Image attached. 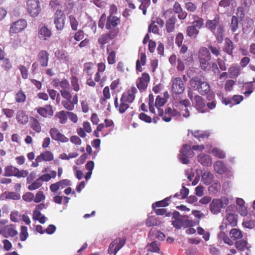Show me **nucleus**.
I'll use <instances>...</instances> for the list:
<instances>
[{
	"instance_id": "c756f323",
	"label": "nucleus",
	"mask_w": 255,
	"mask_h": 255,
	"mask_svg": "<svg viewBox=\"0 0 255 255\" xmlns=\"http://www.w3.org/2000/svg\"><path fill=\"white\" fill-rule=\"evenodd\" d=\"M38 34L39 38L43 40H47L52 35L51 30L45 26H42L39 29Z\"/></svg>"
},
{
	"instance_id": "774afa93",
	"label": "nucleus",
	"mask_w": 255,
	"mask_h": 255,
	"mask_svg": "<svg viewBox=\"0 0 255 255\" xmlns=\"http://www.w3.org/2000/svg\"><path fill=\"white\" fill-rule=\"evenodd\" d=\"M185 8L188 11L194 12L197 10V7L192 2H187L185 3Z\"/></svg>"
},
{
	"instance_id": "9b49d317",
	"label": "nucleus",
	"mask_w": 255,
	"mask_h": 255,
	"mask_svg": "<svg viewBox=\"0 0 255 255\" xmlns=\"http://www.w3.org/2000/svg\"><path fill=\"white\" fill-rule=\"evenodd\" d=\"M126 239L118 238L113 241L110 245L108 252V254L116 255L118 252L125 245Z\"/></svg>"
},
{
	"instance_id": "7ed1b4c3",
	"label": "nucleus",
	"mask_w": 255,
	"mask_h": 255,
	"mask_svg": "<svg viewBox=\"0 0 255 255\" xmlns=\"http://www.w3.org/2000/svg\"><path fill=\"white\" fill-rule=\"evenodd\" d=\"M189 82L191 86L202 95H205L210 91L209 84L206 81H202L198 77H193Z\"/></svg>"
},
{
	"instance_id": "ea45409f",
	"label": "nucleus",
	"mask_w": 255,
	"mask_h": 255,
	"mask_svg": "<svg viewBox=\"0 0 255 255\" xmlns=\"http://www.w3.org/2000/svg\"><path fill=\"white\" fill-rule=\"evenodd\" d=\"M83 71L88 76L92 77L95 71L94 64L92 62H87L84 63Z\"/></svg>"
},
{
	"instance_id": "e433bc0d",
	"label": "nucleus",
	"mask_w": 255,
	"mask_h": 255,
	"mask_svg": "<svg viewBox=\"0 0 255 255\" xmlns=\"http://www.w3.org/2000/svg\"><path fill=\"white\" fill-rule=\"evenodd\" d=\"M214 170L219 174L224 173L227 170L225 164L221 161H218L214 165Z\"/></svg>"
},
{
	"instance_id": "69168bd1",
	"label": "nucleus",
	"mask_w": 255,
	"mask_h": 255,
	"mask_svg": "<svg viewBox=\"0 0 255 255\" xmlns=\"http://www.w3.org/2000/svg\"><path fill=\"white\" fill-rule=\"evenodd\" d=\"M212 153L213 155L218 158L222 159L225 157L224 152L221 149L218 148H214L212 150Z\"/></svg>"
},
{
	"instance_id": "393cba45",
	"label": "nucleus",
	"mask_w": 255,
	"mask_h": 255,
	"mask_svg": "<svg viewBox=\"0 0 255 255\" xmlns=\"http://www.w3.org/2000/svg\"><path fill=\"white\" fill-rule=\"evenodd\" d=\"M107 53L108 54L107 61L110 65H113L116 62V52L112 48L111 45L107 46Z\"/></svg>"
},
{
	"instance_id": "13d9d810",
	"label": "nucleus",
	"mask_w": 255,
	"mask_h": 255,
	"mask_svg": "<svg viewBox=\"0 0 255 255\" xmlns=\"http://www.w3.org/2000/svg\"><path fill=\"white\" fill-rule=\"evenodd\" d=\"M247 245V242L244 240H241L236 241L235 243L236 248L239 251H243L245 250Z\"/></svg>"
},
{
	"instance_id": "aec40b11",
	"label": "nucleus",
	"mask_w": 255,
	"mask_h": 255,
	"mask_svg": "<svg viewBox=\"0 0 255 255\" xmlns=\"http://www.w3.org/2000/svg\"><path fill=\"white\" fill-rule=\"evenodd\" d=\"M150 81V76L147 73H143L141 77L138 78L136 82V86L140 91L144 90L146 89L148 83Z\"/></svg>"
},
{
	"instance_id": "a19ab883",
	"label": "nucleus",
	"mask_w": 255,
	"mask_h": 255,
	"mask_svg": "<svg viewBox=\"0 0 255 255\" xmlns=\"http://www.w3.org/2000/svg\"><path fill=\"white\" fill-rule=\"evenodd\" d=\"M146 56L145 53H141L140 55V60H137L136 62V69L139 72H141L142 69L141 66H144L146 64Z\"/></svg>"
},
{
	"instance_id": "052dcab7",
	"label": "nucleus",
	"mask_w": 255,
	"mask_h": 255,
	"mask_svg": "<svg viewBox=\"0 0 255 255\" xmlns=\"http://www.w3.org/2000/svg\"><path fill=\"white\" fill-rule=\"evenodd\" d=\"M181 55L182 60L185 61V64H188L190 62L193 61L192 54L191 52H188L185 53L180 54Z\"/></svg>"
},
{
	"instance_id": "3c124183",
	"label": "nucleus",
	"mask_w": 255,
	"mask_h": 255,
	"mask_svg": "<svg viewBox=\"0 0 255 255\" xmlns=\"http://www.w3.org/2000/svg\"><path fill=\"white\" fill-rule=\"evenodd\" d=\"M139 2L141 3L139 6V9L142 10V13L145 15L146 13L147 8L150 5V1L149 0H137Z\"/></svg>"
},
{
	"instance_id": "f704fd0d",
	"label": "nucleus",
	"mask_w": 255,
	"mask_h": 255,
	"mask_svg": "<svg viewBox=\"0 0 255 255\" xmlns=\"http://www.w3.org/2000/svg\"><path fill=\"white\" fill-rule=\"evenodd\" d=\"M16 120L18 123L25 125L28 122V117L23 111L19 110L17 112Z\"/></svg>"
},
{
	"instance_id": "4be33fe9",
	"label": "nucleus",
	"mask_w": 255,
	"mask_h": 255,
	"mask_svg": "<svg viewBox=\"0 0 255 255\" xmlns=\"http://www.w3.org/2000/svg\"><path fill=\"white\" fill-rule=\"evenodd\" d=\"M173 10L175 13L177 14V17L180 20H184L187 16V12L183 10L180 4L178 1L175 2L173 6Z\"/></svg>"
},
{
	"instance_id": "2f4dec72",
	"label": "nucleus",
	"mask_w": 255,
	"mask_h": 255,
	"mask_svg": "<svg viewBox=\"0 0 255 255\" xmlns=\"http://www.w3.org/2000/svg\"><path fill=\"white\" fill-rule=\"evenodd\" d=\"M234 45L233 41L229 38L225 39V46L223 48L224 51L229 55H233Z\"/></svg>"
},
{
	"instance_id": "e2e57ef3",
	"label": "nucleus",
	"mask_w": 255,
	"mask_h": 255,
	"mask_svg": "<svg viewBox=\"0 0 255 255\" xmlns=\"http://www.w3.org/2000/svg\"><path fill=\"white\" fill-rule=\"evenodd\" d=\"M159 250L158 242L153 241L149 245L147 251L150 252L157 253L159 252Z\"/></svg>"
},
{
	"instance_id": "0eeeda50",
	"label": "nucleus",
	"mask_w": 255,
	"mask_h": 255,
	"mask_svg": "<svg viewBox=\"0 0 255 255\" xmlns=\"http://www.w3.org/2000/svg\"><path fill=\"white\" fill-rule=\"evenodd\" d=\"M157 115L162 117V120L165 122L171 121L172 117L181 116L180 112L175 109H172L170 107L166 108L164 111L162 109L158 108Z\"/></svg>"
},
{
	"instance_id": "864d4df0",
	"label": "nucleus",
	"mask_w": 255,
	"mask_h": 255,
	"mask_svg": "<svg viewBox=\"0 0 255 255\" xmlns=\"http://www.w3.org/2000/svg\"><path fill=\"white\" fill-rule=\"evenodd\" d=\"M236 2L235 0H221L219 5L221 7L226 8L230 6H234L236 5Z\"/></svg>"
},
{
	"instance_id": "09e8293b",
	"label": "nucleus",
	"mask_w": 255,
	"mask_h": 255,
	"mask_svg": "<svg viewBox=\"0 0 255 255\" xmlns=\"http://www.w3.org/2000/svg\"><path fill=\"white\" fill-rule=\"evenodd\" d=\"M160 224V222L157 218L154 216H149L147 218L145 222V225L147 227H150L156 226Z\"/></svg>"
},
{
	"instance_id": "423d86ee",
	"label": "nucleus",
	"mask_w": 255,
	"mask_h": 255,
	"mask_svg": "<svg viewBox=\"0 0 255 255\" xmlns=\"http://www.w3.org/2000/svg\"><path fill=\"white\" fill-rule=\"evenodd\" d=\"M26 10L28 14L32 17H37L41 11L39 0H27L26 1Z\"/></svg>"
},
{
	"instance_id": "338daca9",
	"label": "nucleus",
	"mask_w": 255,
	"mask_h": 255,
	"mask_svg": "<svg viewBox=\"0 0 255 255\" xmlns=\"http://www.w3.org/2000/svg\"><path fill=\"white\" fill-rule=\"evenodd\" d=\"M197 232L198 233L203 236V238L206 241H207L210 239V233L208 232H206L204 229L202 228L199 227L197 228Z\"/></svg>"
},
{
	"instance_id": "a211bd4d",
	"label": "nucleus",
	"mask_w": 255,
	"mask_h": 255,
	"mask_svg": "<svg viewBox=\"0 0 255 255\" xmlns=\"http://www.w3.org/2000/svg\"><path fill=\"white\" fill-rule=\"evenodd\" d=\"M137 92V90L134 87H132L126 92L123 93L121 98L128 103L131 104L135 99V95Z\"/></svg>"
},
{
	"instance_id": "603ef678",
	"label": "nucleus",
	"mask_w": 255,
	"mask_h": 255,
	"mask_svg": "<svg viewBox=\"0 0 255 255\" xmlns=\"http://www.w3.org/2000/svg\"><path fill=\"white\" fill-rule=\"evenodd\" d=\"M207 48L216 57H218L221 55L220 47L218 45L215 46L210 44Z\"/></svg>"
},
{
	"instance_id": "4d7b16f0",
	"label": "nucleus",
	"mask_w": 255,
	"mask_h": 255,
	"mask_svg": "<svg viewBox=\"0 0 255 255\" xmlns=\"http://www.w3.org/2000/svg\"><path fill=\"white\" fill-rule=\"evenodd\" d=\"M28 237L27 228L26 226H22L21 227L19 238L21 241H25Z\"/></svg>"
},
{
	"instance_id": "dca6fc26",
	"label": "nucleus",
	"mask_w": 255,
	"mask_h": 255,
	"mask_svg": "<svg viewBox=\"0 0 255 255\" xmlns=\"http://www.w3.org/2000/svg\"><path fill=\"white\" fill-rule=\"evenodd\" d=\"M193 105L196 109L200 113H204L207 112L206 109V104L204 99L198 95L194 96L192 100Z\"/></svg>"
},
{
	"instance_id": "5fc2aeb1",
	"label": "nucleus",
	"mask_w": 255,
	"mask_h": 255,
	"mask_svg": "<svg viewBox=\"0 0 255 255\" xmlns=\"http://www.w3.org/2000/svg\"><path fill=\"white\" fill-rule=\"evenodd\" d=\"M238 18L235 16L233 15L232 17L231 21L230 24V27L233 32H235L238 28Z\"/></svg>"
},
{
	"instance_id": "7c9ffc66",
	"label": "nucleus",
	"mask_w": 255,
	"mask_h": 255,
	"mask_svg": "<svg viewBox=\"0 0 255 255\" xmlns=\"http://www.w3.org/2000/svg\"><path fill=\"white\" fill-rule=\"evenodd\" d=\"M54 159L53 153L50 151H45L37 156V160L39 161H50Z\"/></svg>"
},
{
	"instance_id": "58836bf2",
	"label": "nucleus",
	"mask_w": 255,
	"mask_h": 255,
	"mask_svg": "<svg viewBox=\"0 0 255 255\" xmlns=\"http://www.w3.org/2000/svg\"><path fill=\"white\" fill-rule=\"evenodd\" d=\"M55 84L56 86H59L61 88L60 91H69L70 84L66 79H63L60 81L59 80H55Z\"/></svg>"
},
{
	"instance_id": "bf43d9fd",
	"label": "nucleus",
	"mask_w": 255,
	"mask_h": 255,
	"mask_svg": "<svg viewBox=\"0 0 255 255\" xmlns=\"http://www.w3.org/2000/svg\"><path fill=\"white\" fill-rule=\"evenodd\" d=\"M70 24L72 30L76 31L78 29L79 25L78 21L73 15H70L69 17Z\"/></svg>"
},
{
	"instance_id": "4c0bfd02",
	"label": "nucleus",
	"mask_w": 255,
	"mask_h": 255,
	"mask_svg": "<svg viewBox=\"0 0 255 255\" xmlns=\"http://www.w3.org/2000/svg\"><path fill=\"white\" fill-rule=\"evenodd\" d=\"M230 236L231 239L234 241H237L238 240L241 239L243 237V233L242 232L236 228H233L231 229L230 232Z\"/></svg>"
},
{
	"instance_id": "a18cd8bd",
	"label": "nucleus",
	"mask_w": 255,
	"mask_h": 255,
	"mask_svg": "<svg viewBox=\"0 0 255 255\" xmlns=\"http://www.w3.org/2000/svg\"><path fill=\"white\" fill-rule=\"evenodd\" d=\"M32 218L34 220H37L41 224L45 223L46 220V218L44 215H42L40 211L38 210L33 211Z\"/></svg>"
},
{
	"instance_id": "72a5a7b5",
	"label": "nucleus",
	"mask_w": 255,
	"mask_h": 255,
	"mask_svg": "<svg viewBox=\"0 0 255 255\" xmlns=\"http://www.w3.org/2000/svg\"><path fill=\"white\" fill-rule=\"evenodd\" d=\"M4 176L5 177L16 176L18 168L12 165H7L4 168Z\"/></svg>"
},
{
	"instance_id": "0e129e2a",
	"label": "nucleus",
	"mask_w": 255,
	"mask_h": 255,
	"mask_svg": "<svg viewBox=\"0 0 255 255\" xmlns=\"http://www.w3.org/2000/svg\"><path fill=\"white\" fill-rule=\"evenodd\" d=\"M32 122L31 125V128L37 132L41 131V127L39 121L35 118H32Z\"/></svg>"
},
{
	"instance_id": "bb28decb",
	"label": "nucleus",
	"mask_w": 255,
	"mask_h": 255,
	"mask_svg": "<svg viewBox=\"0 0 255 255\" xmlns=\"http://www.w3.org/2000/svg\"><path fill=\"white\" fill-rule=\"evenodd\" d=\"M192 134L199 141H202L205 139L208 138L210 136V132L208 131H201L199 130L191 131Z\"/></svg>"
},
{
	"instance_id": "680f3d73",
	"label": "nucleus",
	"mask_w": 255,
	"mask_h": 255,
	"mask_svg": "<svg viewBox=\"0 0 255 255\" xmlns=\"http://www.w3.org/2000/svg\"><path fill=\"white\" fill-rule=\"evenodd\" d=\"M42 185V182L39 178H37L36 180H35L33 183H31V185H29L28 187V189L29 190H34L39 188Z\"/></svg>"
},
{
	"instance_id": "37998d69",
	"label": "nucleus",
	"mask_w": 255,
	"mask_h": 255,
	"mask_svg": "<svg viewBox=\"0 0 255 255\" xmlns=\"http://www.w3.org/2000/svg\"><path fill=\"white\" fill-rule=\"evenodd\" d=\"M111 98L110 89L108 86L105 87L103 91V96L100 99V102L102 105H105L108 99Z\"/></svg>"
},
{
	"instance_id": "20e7f679",
	"label": "nucleus",
	"mask_w": 255,
	"mask_h": 255,
	"mask_svg": "<svg viewBox=\"0 0 255 255\" xmlns=\"http://www.w3.org/2000/svg\"><path fill=\"white\" fill-rule=\"evenodd\" d=\"M172 224L176 229H180L182 227L186 228L189 224L190 221L187 215H181L179 212L175 211L171 213Z\"/></svg>"
},
{
	"instance_id": "a878e982",
	"label": "nucleus",
	"mask_w": 255,
	"mask_h": 255,
	"mask_svg": "<svg viewBox=\"0 0 255 255\" xmlns=\"http://www.w3.org/2000/svg\"><path fill=\"white\" fill-rule=\"evenodd\" d=\"M198 161L203 166H210L212 165V159L211 157L204 153H200L198 156Z\"/></svg>"
},
{
	"instance_id": "f3484780",
	"label": "nucleus",
	"mask_w": 255,
	"mask_h": 255,
	"mask_svg": "<svg viewBox=\"0 0 255 255\" xmlns=\"http://www.w3.org/2000/svg\"><path fill=\"white\" fill-rule=\"evenodd\" d=\"M198 24H192L187 27L186 33L187 36L192 39H195L197 37L199 33V30L202 27L203 25L199 24V22H197Z\"/></svg>"
},
{
	"instance_id": "9d476101",
	"label": "nucleus",
	"mask_w": 255,
	"mask_h": 255,
	"mask_svg": "<svg viewBox=\"0 0 255 255\" xmlns=\"http://www.w3.org/2000/svg\"><path fill=\"white\" fill-rule=\"evenodd\" d=\"M193 154L194 152L191 148L190 146L188 144H184L179 155V158L183 164H186L189 163V158L192 157Z\"/></svg>"
},
{
	"instance_id": "473e14b6",
	"label": "nucleus",
	"mask_w": 255,
	"mask_h": 255,
	"mask_svg": "<svg viewBox=\"0 0 255 255\" xmlns=\"http://www.w3.org/2000/svg\"><path fill=\"white\" fill-rule=\"evenodd\" d=\"M214 176L210 172H205L202 174L201 181L205 185H208L212 183Z\"/></svg>"
},
{
	"instance_id": "6ab92c4d",
	"label": "nucleus",
	"mask_w": 255,
	"mask_h": 255,
	"mask_svg": "<svg viewBox=\"0 0 255 255\" xmlns=\"http://www.w3.org/2000/svg\"><path fill=\"white\" fill-rule=\"evenodd\" d=\"M49 133L53 140L61 142H67L69 141L68 138L61 133L56 128H51L50 129Z\"/></svg>"
},
{
	"instance_id": "2eb2a0df",
	"label": "nucleus",
	"mask_w": 255,
	"mask_h": 255,
	"mask_svg": "<svg viewBox=\"0 0 255 255\" xmlns=\"http://www.w3.org/2000/svg\"><path fill=\"white\" fill-rule=\"evenodd\" d=\"M0 234L3 237L7 238L8 237H14L17 235L18 232L15 229V225L11 224L4 226L0 230Z\"/></svg>"
},
{
	"instance_id": "de8ad7c7",
	"label": "nucleus",
	"mask_w": 255,
	"mask_h": 255,
	"mask_svg": "<svg viewBox=\"0 0 255 255\" xmlns=\"http://www.w3.org/2000/svg\"><path fill=\"white\" fill-rule=\"evenodd\" d=\"M226 220L231 226H236L237 225V216L234 214L227 213L226 216Z\"/></svg>"
},
{
	"instance_id": "cd10ccee",
	"label": "nucleus",
	"mask_w": 255,
	"mask_h": 255,
	"mask_svg": "<svg viewBox=\"0 0 255 255\" xmlns=\"http://www.w3.org/2000/svg\"><path fill=\"white\" fill-rule=\"evenodd\" d=\"M176 20V18L175 16H172L167 19L165 22V29L168 33L173 32L174 31Z\"/></svg>"
},
{
	"instance_id": "79ce46f5",
	"label": "nucleus",
	"mask_w": 255,
	"mask_h": 255,
	"mask_svg": "<svg viewBox=\"0 0 255 255\" xmlns=\"http://www.w3.org/2000/svg\"><path fill=\"white\" fill-rule=\"evenodd\" d=\"M55 117L58 119L59 123L65 124L67 121V111L62 110L57 112Z\"/></svg>"
},
{
	"instance_id": "c9c22d12",
	"label": "nucleus",
	"mask_w": 255,
	"mask_h": 255,
	"mask_svg": "<svg viewBox=\"0 0 255 255\" xmlns=\"http://www.w3.org/2000/svg\"><path fill=\"white\" fill-rule=\"evenodd\" d=\"M228 72L231 78H236L240 74L241 67L238 65H232L229 68Z\"/></svg>"
},
{
	"instance_id": "ddd939ff",
	"label": "nucleus",
	"mask_w": 255,
	"mask_h": 255,
	"mask_svg": "<svg viewBox=\"0 0 255 255\" xmlns=\"http://www.w3.org/2000/svg\"><path fill=\"white\" fill-rule=\"evenodd\" d=\"M65 15L62 10L58 9L54 14V23L56 28L62 30L65 26Z\"/></svg>"
},
{
	"instance_id": "8fccbe9b",
	"label": "nucleus",
	"mask_w": 255,
	"mask_h": 255,
	"mask_svg": "<svg viewBox=\"0 0 255 255\" xmlns=\"http://www.w3.org/2000/svg\"><path fill=\"white\" fill-rule=\"evenodd\" d=\"M26 96L24 92L22 90H19L15 95V100L17 103H24L26 100Z\"/></svg>"
},
{
	"instance_id": "412c9836",
	"label": "nucleus",
	"mask_w": 255,
	"mask_h": 255,
	"mask_svg": "<svg viewBox=\"0 0 255 255\" xmlns=\"http://www.w3.org/2000/svg\"><path fill=\"white\" fill-rule=\"evenodd\" d=\"M37 60L41 67H47L49 60V53L46 50H40L37 54Z\"/></svg>"
},
{
	"instance_id": "f8f14e48",
	"label": "nucleus",
	"mask_w": 255,
	"mask_h": 255,
	"mask_svg": "<svg viewBox=\"0 0 255 255\" xmlns=\"http://www.w3.org/2000/svg\"><path fill=\"white\" fill-rule=\"evenodd\" d=\"M171 92L173 94L179 95L185 90L183 82L180 77L174 78L172 79Z\"/></svg>"
},
{
	"instance_id": "6e6552de",
	"label": "nucleus",
	"mask_w": 255,
	"mask_h": 255,
	"mask_svg": "<svg viewBox=\"0 0 255 255\" xmlns=\"http://www.w3.org/2000/svg\"><path fill=\"white\" fill-rule=\"evenodd\" d=\"M119 33V29L117 28L109 30L107 33H104L101 35L98 39V43L101 45V47L108 43L110 40L117 37Z\"/></svg>"
},
{
	"instance_id": "c03bdc74",
	"label": "nucleus",
	"mask_w": 255,
	"mask_h": 255,
	"mask_svg": "<svg viewBox=\"0 0 255 255\" xmlns=\"http://www.w3.org/2000/svg\"><path fill=\"white\" fill-rule=\"evenodd\" d=\"M171 198V196L168 197L161 201H157L153 203L152 205V209L155 210L156 207H165L169 205L168 202L170 201Z\"/></svg>"
},
{
	"instance_id": "1a4fd4ad",
	"label": "nucleus",
	"mask_w": 255,
	"mask_h": 255,
	"mask_svg": "<svg viewBox=\"0 0 255 255\" xmlns=\"http://www.w3.org/2000/svg\"><path fill=\"white\" fill-rule=\"evenodd\" d=\"M114 105L116 110L120 114L124 113L128 109L130 108L129 105L128 103L123 101L121 98H120V101L119 102L117 97L115 98ZM130 109L131 111L129 113V116L132 117L135 114V112L132 110V107L130 108Z\"/></svg>"
},
{
	"instance_id": "5701e85b",
	"label": "nucleus",
	"mask_w": 255,
	"mask_h": 255,
	"mask_svg": "<svg viewBox=\"0 0 255 255\" xmlns=\"http://www.w3.org/2000/svg\"><path fill=\"white\" fill-rule=\"evenodd\" d=\"M120 19L116 16L109 15L107 20L106 28L107 30H110L115 28L120 23Z\"/></svg>"
},
{
	"instance_id": "4468645a",
	"label": "nucleus",
	"mask_w": 255,
	"mask_h": 255,
	"mask_svg": "<svg viewBox=\"0 0 255 255\" xmlns=\"http://www.w3.org/2000/svg\"><path fill=\"white\" fill-rule=\"evenodd\" d=\"M27 26V21L23 19H19L13 22L9 28L10 35L17 33L22 31Z\"/></svg>"
},
{
	"instance_id": "c85d7f7f",
	"label": "nucleus",
	"mask_w": 255,
	"mask_h": 255,
	"mask_svg": "<svg viewBox=\"0 0 255 255\" xmlns=\"http://www.w3.org/2000/svg\"><path fill=\"white\" fill-rule=\"evenodd\" d=\"M199 60H211V55L209 49L205 47H202L200 48L198 53Z\"/></svg>"
},
{
	"instance_id": "49530a36",
	"label": "nucleus",
	"mask_w": 255,
	"mask_h": 255,
	"mask_svg": "<svg viewBox=\"0 0 255 255\" xmlns=\"http://www.w3.org/2000/svg\"><path fill=\"white\" fill-rule=\"evenodd\" d=\"M72 89L75 92H78L80 90L79 79L75 75H72L70 78Z\"/></svg>"
},
{
	"instance_id": "39448f33",
	"label": "nucleus",
	"mask_w": 255,
	"mask_h": 255,
	"mask_svg": "<svg viewBox=\"0 0 255 255\" xmlns=\"http://www.w3.org/2000/svg\"><path fill=\"white\" fill-rule=\"evenodd\" d=\"M229 204V199L226 197L214 199L209 205L210 210L213 214L221 212L222 209L225 208Z\"/></svg>"
},
{
	"instance_id": "f03ea898",
	"label": "nucleus",
	"mask_w": 255,
	"mask_h": 255,
	"mask_svg": "<svg viewBox=\"0 0 255 255\" xmlns=\"http://www.w3.org/2000/svg\"><path fill=\"white\" fill-rule=\"evenodd\" d=\"M63 100L61 104L64 109L71 111L75 108V106L78 104V98L77 94L72 95L69 91H60Z\"/></svg>"
},
{
	"instance_id": "f257e3e1",
	"label": "nucleus",
	"mask_w": 255,
	"mask_h": 255,
	"mask_svg": "<svg viewBox=\"0 0 255 255\" xmlns=\"http://www.w3.org/2000/svg\"><path fill=\"white\" fill-rule=\"evenodd\" d=\"M205 26L215 35L218 43H222L224 38L225 25L220 16L217 14L213 19L207 20Z\"/></svg>"
},
{
	"instance_id": "6e6d98bb",
	"label": "nucleus",
	"mask_w": 255,
	"mask_h": 255,
	"mask_svg": "<svg viewBox=\"0 0 255 255\" xmlns=\"http://www.w3.org/2000/svg\"><path fill=\"white\" fill-rule=\"evenodd\" d=\"M211 60H199L200 63V67L204 71L210 70L211 64L209 61Z\"/></svg>"
},
{
	"instance_id": "b1692460",
	"label": "nucleus",
	"mask_w": 255,
	"mask_h": 255,
	"mask_svg": "<svg viewBox=\"0 0 255 255\" xmlns=\"http://www.w3.org/2000/svg\"><path fill=\"white\" fill-rule=\"evenodd\" d=\"M37 112L43 117H47L53 115L52 107L50 105H46L44 107L37 108Z\"/></svg>"
}]
</instances>
